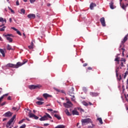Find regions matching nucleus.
<instances>
[{"instance_id": "obj_50", "label": "nucleus", "mask_w": 128, "mask_h": 128, "mask_svg": "<svg viewBox=\"0 0 128 128\" xmlns=\"http://www.w3.org/2000/svg\"><path fill=\"white\" fill-rule=\"evenodd\" d=\"M88 66V63H84V64H83V66Z\"/></svg>"}, {"instance_id": "obj_63", "label": "nucleus", "mask_w": 128, "mask_h": 128, "mask_svg": "<svg viewBox=\"0 0 128 128\" xmlns=\"http://www.w3.org/2000/svg\"><path fill=\"white\" fill-rule=\"evenodd\" d=\"M23 36H24V38H26V34L24 33H23Z\"/></svg>"}, {"instance_id": "obj_35", "label": "nucleus", "mask_w": 128, "mask_h": 128, "mask_svg": "<svg viewBox=\"0 0 128 128\" xmlns=\"http://www.w3.org/2000/svg\"><path fill=\"white\" fill-rule=\"evenodd\" d=\"M5 28H6V26H4L2 28H0V32H4Z\"/></svg>"}, {"instance_id": "obj_5", "label": "nucleus", "mask_w": 128, "mask_h": 128, "mask_svg": "<svg viewBox=\"0 0 128 128\" xmlns=\"http://www.w3.org/2000/svg\"><path fill=\"white\" fill-rule=\"evenodd\" d=\"M63 106H64V108H68L71 106H72V103L70 100H68L66 103H64Z\"/></svg>"}, {"instance_id": "obj_25", "label": "nucleus", "mask_w": 128, "mask_h": 128, "mask_svg": "<svg viewBox=\"0 0 128 128\" xmlns=\"http://www.w3.org/2000/svg\"><path fill=\"white\" fill-rule=\"evenodd\" d=\"M124 64H124V62H120V68L124 67Z\"/></svg>"}, {"instance_id": "obj_30", "label": "nucleus", "mask_w": 128, "mask_h": 128, "mask_svg": "<svg viewBox=\"0 0 128 128\" xmlns=\"http://www.w3.org/2000/svg\"><path fill=\"white\" fill-rule=\"evenodd\" d=\"M98 120L100 124H102L103 122H102V118H98Z\"/></svg>"}, {"instance_id": "obj_31", "label": "nucleus", "mask_w": 128, "mask_h": 128, "mask_svg": "<svg viewBox=\"0 0 128 128\" xmlns=\"http://www.w3.org/2000/svg\"><path fill=\"white\" fill-rule=\"evenodd\" d=\"M120 62H124V64H126V59L124 58H122Z\"/></svg>"}, {"instance_id": "obj_49", "label": "nucleus", "mask_w": 128, "mask_h": 128, "mask_svg": "<svg viewBox=\"0 0 128 128\" xmlns=\"http://www.w3.org/2000/svg\"><path fill=\"white\" fill-rule=\"evenodd\" d=\"M88 70H92V67H88Z\"/></svg>"}, {"instance_id": "obj_6", "label": "nucleus", "mask_w": 128, "mask_h": 128, "mask_svg": "<svg viewBox=\"0 0 128 128\" xmlns=\"http://www.w3.org/2000/svg\"><path fill=\"white\" fill-rule=\"evenodd\" d=\"M42 88V86L40 85H30L28 86V88L30 90H36V88Z\"/></svg>"}, {"instance_id": "obj_17", "label": "nucleus", "mask_w": 128, "mask_h": 128, "mask_svg": "<svg viewBox=\"0 0 128 128\" xmlns=\"http://www.w3.org/2000/svg\"><path fill=\"white\" fill-rule=\"evenodd\" d=\"M28 110H29V118H34V114L32 113V111L30 110L29 109H28Z\"/></svg>"}, {"instance_id": "obj_60", "label": "nucleus", "mask_w": 128, "mask_h": 128, "mask_svg": "<svg viewBox=\"0 0 128 128\" xmlns=\"http://www.w3.org/2000/svg\"><path fill=\"white\" fill-rule=\"evenodd\" d=\"M88 104L90 106H92V102H89Z\"/></svg>"}, {"instance_id": "obj_12", "label": "nucleus", "mask_w": 128, "mask_h": 128, "mask_svg": "<svg viewBox=\"0 0 128 128\" xmlns=\"http://www.w3.org/2000/svg\"><path fill=\"white\" fill-rule=\"evenodd\" d=\"M28 18H30V20L34 19L36 18V14H30L28 15Z\"/></svg>"}, {"instance_id": "obj_1", "label": "nucleus", "mask_w": 128, "mask_h": 128, "mask_svg": "<svg viewBox=\"0 0 128 128\" xmlns=\"http://www.w3.org/2000/svg\"><path fill=\"white\" fill-rule=\"evenodd\" d=\"M28 62V60H26L24 61H23L22 62H18L16 64H8L6 65V66L8 68H18L20 66H24L25 64Z\"/></svg>"}, {"instance_id": "obj_21", "label": "nucleus", "mask_w": 128, "mask_h": 128, "mask_svg": "<svg viewBox=\"0 0 128 128\" xmlns=\"http://www.w3.org/2000/svg\"><path fill=\"white\" fill-rule=\"evenodd\" d=\"M64 112L66 114V116H72V114L70 113V112H68V109L65 110Z\"/></svg>"}, {"instance_id": "obj_20", "label": "nucleus", "mask_w": 128, "mask_h": 128, "mask_svg": "<svg viewBox=\"0 0 128 128\" xmlns=\"http://www.w3.org/2000/svg\"><path fill=\"white\" fill-rule=\"evenodd\" d=\"M127 40H128V36H126L124 38L123 40L122 41V44H124V42H126L127 41Z\"/></svg>"}, {"instance_id": "obj_37", "label": "nucleus", "mask_w": 128, "mask_h": 128, "mask_svg": "<svg viewBox=\"0 0 128 128\" xmlns=\"http://www.w3.org/2000/svg\"><path fill=\"white\" fill-rule=\"evenodd\" d=\"M26 124H24L22 125V126H20V128H26Z\"/></svg>"}, {"instance_id": "obj_13", "label": "nucleus", "mask_w": 128, "mask_h": 128, "mask_svg": "<svg viewBox=\"0 0 128 128\" xmlns=\"http://www.w3.org/2000/svg\"><path fill=\"white\" fill-rule=\"evenodd\" d=\"M110 8H111L112 10H114L116 8V6L114 5V2H111L110 3Z\"/></svg>"}, {"instance_id": "obj_57", "label": "nucleus", "mask_w": 128, "mask_h": 128, "mask_svg": "<svg viewBox=\"0 0 128 128\" xmlns=\"http://www.w3.org/2000/svg\"><path fill=\"white\" fill-rule=\"evenodd\" d=\"M10 12H11L14 14V10H12V9L10 10Z\"/></svg>"}, {"instance_id": "obj_39", "label": "nucleus", "mask_w": 128, "mask_h": 128, "mask_svg": "<svg viewBox=\"0 0 128 128\" xmlns=\"http://www.w3.org/2000/svg\"><path fill=\"white\" fill-rule=\"evenodd\" d=\"M94 128V124H92V126H88V128Z\"/></svg>"}, {"instance_id": "obj_55", "label": "nucleus", "mask_w": 128, "mask_h": 128, "mask_svg": "<svg viewBox=\"0 0 128 128\" xmlns=\"http://www.w3.org/2000/svg\"><path fill=\"white\" fill-rule=\"evenodd\" d=\"M10 22H12V18H10L9 20Z\"/></svg>"}, {"instance_id": "obj_41", "label": "nucleus", "mask_w": 128, "mask_h": 128, "mask_svg": "<svg viewBox=\"0 0 128 128\" xmlns=\"http://www.w3.org/2000/svg\"><path fill=\"white\" fill-rule=\"evenodd\" d=\"M36 0H30V4H34Z\"/></svg>"}, {"instance_id": "obj_42", "label": "nucleus", "mask_w": 128, "mask_h": 128, "mask_svg": "<svg viewBox=\"0 0 128 128\" xmlns=\"http://www.w3.org/2000/svg\"><path fill=\"white\" fill-rule=\"evenodd\" d=\"M34 118L35 120H38V116L34 115Z\"/></svg>"}, {"instance_id": "obj_32", "label": "nucleus", "mask_w": 128, "mask_h": 128, "mask_svg": "<svg viewBox=\"0 0 128 128\" xmlns=\"http://www.w3.org/2000/svg\"><path fill=\"white\" fill-rule=\"evenodd\" d=\"M11 28L12 30H14L15 32H20V31H18V29H16V28L14 27H12Z\"/></svg>"}, {"instance_id": "obj_47", "label": "nucleus", "mask_w": 128, "mask_h": 128, "mask_svg": "<svg viewBox=\"0 0 128 128\" xmlns=\"http://www.w3.org/2000/svg\"><path fill=\"white\" fill-rule=\"evenodd\" d=\"M16 6H20V3L18 2V0H16Z\"/></svg>"}, {"instance_id": "obj_24", "label": "nucleus", "mask_w": 128, "mask_h": 128, "mask_svg": "<svg viewBox=\"0 0 128 128\" xmlns=\"http://www.w3.org/2000/svg\"><path fill=\"white\" fill-rule=\"evenodd\" d=\"M36 104L38 106H42V104H44V102L41 101H38L36 102Z\"/></svg>"}, {"instance_id": "obj_23", "label": "nucleus", "mask_w": 128, "mask_h": 128, "mask_svg": "<svg viewBox=\"0 0 128 128\" xmlns=\"http://www.w3.org/2000/svg\"><path fill=\"white\" fill-rule=\"evenodd\" d=\"M54 116L55 118H58V120H62V117H60V116H58V114H55L54 115Z\"/></svg>"}, {"instance_id": "obj_10", "label": "nucleus", "mask_w": 128, "mask_h": 128, "mask_svg": "<svg viewBox=\"0 0 128 128\" xmlns=\"http://www.w3.org/2000/svg\"><path fill=\"white\" fill-rule=\"evenodd\" d=\"M4 116H6V118H8L10 116H12V114L10 112H8L4 114Z\"/></svg>"}, {"instance_id": "obj_33", "label": "nucleus", "mask_w": 128, "mask_h": 128, "mask_svg": "<svg viewBox=\"0 0 128 128\" xmlns=\"http://www.w3.org/2000/svg\"><path fill=\"white\" fill-rule=\"evenodd\" d=\"M115 61H116V62H118V64H120V58H118V57L116 58H115Z\"/></svg>"}, {"instance_id": "obj_52", "label": "nucleus", "mask_w": 128, "mask_h": 128, "mask_svg": "<svg viewBox=\"0 0 128 128\" xmlns=\"http://www.w3.org/2000/svg\"><path fill=\"white\" fill-rule=\"evenodd\" d=\"M48 110H49L50 112H52V108H48V109H47Z\"/></svg>"}, {"instance_id": "obj_26", "label": "nucleus", "mask_w": 128, "mask_h": 128, "mask_svg": "<svg viewBox=\"0 0 128 128\" xmlns=\"http://www.w3.org/2000/svg\"><path fill=\"white\" fill-rule=\"evenodd\" d=\"M20 14H26V10H24V9H21Z\"/></svg>"}, {"instance_id": "obj_28", "label": "nucleus", "mask_w": 128, "mask_h": 128, "mask_svg": "<svg viewBox=\"0 0 128 128\" xmlns=\"http://www.w3.org/2000/svg\"><path fill=\"white\" fill-rule=\"evenodd\" d=\"M7 50H12L10 45L8 44L7 45Z\"/></svg>"}, {"instance_id": "obj_45", "label": "nucleus", "mask_w": 128, "mask_h": 128, "mask_svg": "<svg viewBox=\"0 0 128 128\" xmlns=\"http://www.w3.org/2000/svg\"><path fill=\"white\" fill-rule=\"evenodd\" d=\"M12 110H18V108H16V107H13L12 108Z\"/></svg>"}, {"instance_id": "obj_44", "label": "nucleus", "mask_w": 128, "mask_h": 128, "mask_svg": "<svg viewBox=\"0 0 128 128\" xmlns=\"http://www.w3.org/2000/svg\"><path fill=\"white\" fill-rule=\"evenodd\" d=\"M50 126L49 124H44V126Z\"/></svg>"}, {"instance_id": "obj_54", "label": "nucleus", "mask_w": 128, "mask_h": 128, "mask_svg": "<svg viewBox=\"0 0 128 128\" xmlns=\"http://www.w3.org/2000/svg\"><path fill=\"white\" fill-rule=\"evenodd\" d=\"M122 80V76L121 75H120V76H119V80Z\"/></svg>"}, {"instance_id": "obj_4", "label": "nucleus", "mask_w": 128, "mask_h": 128, "mask_svg": "<svg viewBox=\"0 0 128 128\" xmlns=\"http://www.w3.org/2000/svg\"><path fill=\"white\" fill-rule=\"evenodd\" d=\"M49 118H52L50 115L48 113H46V115L40 118V120H48Z\"/></svg>"}, {"instance_id": "obj_18", "label": "nucleus", "mask_w": 128, "mask_h": 128, "mask_svg": "<svg viewBox=\"0 0 128 128\" xmlns=\"http://www.w3.org/2000/svg\"><path fill=\"white\" fill-rule=\"evenodd\" d=\"M72 114L73 116H74V115L78 116L79 114L78 112L76 110H73L72 111Z\"/></svg>"}, {"instance_id": "obj_14", "label": "nucleus", "mask_w": 128, "mask_h": 128, "mask_svg": "<svg viewBox=\"0 0 128 128\" xmlns=\"http://www.w3.org/2000/svg\"><path fill=\"white\" fill-rule=\"evenodd\" d=\"M90 96H99L100 93L96 92H92L90 93Z\"/></svg>"}, {"instance_id": "obj_43", "label": "nucleus", "mask_w": 128, "mask_h": 128, "mask_svg": "<svg viewBox=\"0 0 128 128\" xmlns=\"http://www.w3.org/2000/svg\"><path fill=\"white\" fill-rule=\"evenodd\" d=\"M120 6H122V8L124 10L125 6L124 4H123L122 6V4H120Z\"/></svg>"}, {"instance_id": "obj_27", "label": "nucleus", "mask_w": 128, "mask_h": 128, "mask_svg": "<svg viewBox=\"0 0 128 128\" xmlns=\"http://www.w3.org/2000/svg\"><path fill=\"white\" fill-rule=\"evenodd\" d=\"M30 50H32L34 48V43L32 42L31 45L28 46Z\"/></svg>"}, {"instance_id": "obj_48", "label": "nucleus", "mask_w": 128, "mask_h": 128, "mask_svg": "<svg viewBox=\"0 0 128 128\" xmlns=\"http://www.w3.org/2000/svg\"><path fill=\"white\" fill-rule=\"evenodd\" d=\"M84 106H88V103H86V102H84Z\"/></svg>"}, {"instance_id": "obj_15", "label": "nucleus", "mask_w": 128, "mask_h": 128, "mask_svg": "<svg viewBox=\"0 0 128 128\" xmlns=\"http://www.w3.org/2000/svg\"><path fill=\"white\" fill-rule=\"evenodd\" d=\"M43 96L44 98H52V95H50L48 94H43Z\"/></svg>"}, {"instance_id": "obj_58", "label": "nucleus", "mask_w": 128, "mask_h": 128, "mask_svg": "<svg viewBox=\"0 0 128 128\" xmlns=\"http://www.w3.org/2000/svg\"><path fill=\"white\" fill-rule=\"evenodd\" d=\"M19 36H22V32H18L17 33Z\"/></svg>"}, {"instance_id": "obj_40", "label": "nucleus", "mask_w": 128, "mask_h": 128, "mask_svg": "<svg viewBox=\"0 0 128 128\" xmlns=\"http://www.w3.org/2000/svg\"><path fill=\"white\" fill-rule=\"evenodd\" d=\"M6 104V102H3L1 104L2 106H4Z\"/></svg>"}, {"instance_id": "obj_34", "label": "nucleus", "mask_w": 128, "mask_h": 128, "mask_svg": "<svg viewBox=\"0 0 128 128\" xmlns=\"http://www.w3.org/2000/svg\"><path fill=\"white\" fill-rule=\"evenodd\" d=\"M121 50H122V56H124V50H126L124 48H122Z\"/></svg>"}, {"instance_id": "obj_46", "label": "nucleus", "mask_w": 128, "mask_h": 128, "mask_svg": "<svg viewBox=\"0 0 128 128\" xmlns=\"http://www.w3.org/2000/svg\"><path fill=\"white\" fill-rule=\"evenodd\" d=\"M8 100H12V97H10V96H9L8 98Z\"/></svg>"}, {"instance_id": "obj_2", "label": "nucleus", "mask_w": 128, "mask_h": 128, "mask_svg": "<svg viewBox=\"0 0 128 128\" xmlns=\"http://www.w3.org/2000/svg\"><path fill=\"white\" fill-rule=\"evenodd\" d=\"M74 87L72 86H70L68 88V94H69L70 96L71 97V100L72 102L76 101V97L74 96Z\"/></svg>"}, {"instance_id": "obj_51", "label": "nucleus", "mask_w": 128, "mask_h": 128, "mask_svg": "<svg viewBox=\"0 0 128 128\" xmlns=\"http://www.w3.org/2000/svg\"><path fill=\"white\" fill-rule=\"evenodd\" d=\"M54 114H58V111L54 110Z\"/></svg>"}, {"instance_id": "obj_9", "label": "nucleus", "mask_w": 128, "mask_h": 128, "mask_svg": "<svg viewBox=\"0 0 128 128\" xmlns=\"http://www.w3.org/2000/svg\"><path fill=\"white\" fill-rule=\"evenodd\" d=\"M16 118V115H14L12 118L10 120L7 122V124L10 126L12 124V123L14 122V119Z\"/></svg>"}, {"instance_id": "obj_62", "label": "nucleus", "mask_w": 128, "mask_h": 128, "mask_svg": "<svg viewBox=\"0 0 128 128\" xmlns=\"http://www.w3.org/2000/svg\"><path fill=\"white\" fill-rule=\"evenodd\" d=\"M4 120H6V118H4L3 119V122H4Z\"/></svg>"}, {"instance_id": "obj_22", "label": "nucleus", "mask_w": 128, "mask_h": 128, "mask_svg": "<svg viewBox=\"0 0 128 128\" xmlns=\"http://www.w3.org/2000/svg\"><path fill=\"white\" fill-rule=\"evenodd\" d=\"M0 52L2 54V56L4 58L6 56V54H4V51L2 49H0Z\"/></svg>"}, {"instance_id": "obj_16", "label": "nucleus", "mask_w": 128, "mask_h": 128, "mask_svg": "<svg viewBox=\"0 0 128 128\" xmlns=\"http://www.w3.org/2000/svg\"><path fill=\"white\" fill-rule=\"evenodd\" d=\"M8 96V94H4L0 98V102H2V100H4V96Z\"/></svg>"}, {"instance_id": "obj_3", "label": "nucleus", "mask_w": 128, "mask_h": 128, "mask_svg": "<svg viewBox=\"0 0 128 128\" xmlns=\"http://www.w3.org/2000/svg\"><path fill=\"white\" fill-rule=\"evenodd\" d=\"M81 122L82 126H86V124H90V122H92V119L90 118L82 119Z\"/></svg>"}, {"instance_id": "obj_38", "label": "nucleus", "mask_w": 128, "mask_h": 128, "mask_svg": "<svg viewBox=\"0 0 128 128\" xmlns=\"http://www.w3.org/2000/svg\"><path fill=\"white\" fill-rule=\"evenodd\" d=\"M37 100H44V98H37Z\"/></svg>"}, {"instance_id": "obj_53", "label": "nucleus", "mask_w": 128, "mask_h": 128, "mask_svg": "<svg viewBox=\"0 0 128 128\" xmlns=\"http://www.w3.org/2000/svg\"><path fill=\"white\" fill-rule=\"evenodd\" d=\"M10 125L9 124H8V123L6 124V128H10Z\"/></svg>"}, {"instance_id": "obj_64", "label": "nucleus", "mask_w": 128, "mask_h": 128, "mask_svg": "<svg viewBox=\"0 0 128 128\" xmlns=\"http://www.w3.org/2000/svg\"><path fill=\"white\" fill-rule=\"evenodd\" d=\"M79 124H80V123H77L76 126H78Z\"/></svg>"}, {"instance_id": "obj_7", "label": "nucleus", "mask_w": 128, "mask_h": 128, "mask_svg": "<svg viewBox=\"0 0 128 128\" xmlns=\"http://www.w3.org/2000/svg\"><path fill=\"white\" fill-rule=\"evenodd\" d=\"M5 36L7 40H8L9 42H12V38H10V36H14L12 34H8L5 35Z\"/></svg>"}, {"instance_id": "obj_36", "label": "nucleus", "mask_w": 128, "mask_h": 128, "mask_svg": "<svg viewBox=\"0 0 128 128\" xmlns=\"http://www.w3.org/2000/svg\"><path fill=\"white\" fill-rule=\"evenodd\" d=\"M24 120H26V119H22V120H20L19 122H18V124H22V122H24Z\"/></svg>"}, {"instance_id": "obj_59", "label": "nucleus", "mask_w": 128, "mask_h": 128, "mask_svg": "<svg viewBox=\"0 0 128 128\" xmlns=\"http://www.w3.org/2000/svg\"><path fill=\"white\" fill-rule=\"evenodd\" d=\"M0 40L1 42H2V40H2V37H0Z\"/></svg>"}, {"instance_id": "obj_19", "label": "nucleus", "mask_w": 128, "mask_h": 128, "mask_svg": "<svg viewBox=\"0 0 128 128\" xmlns=\"http://www.w3.org/2000/svg\"><path fill=\"white\" fill-rule=\"evenodd\" d=\"M94 6H96V4H94V3L90 4V10H94Z\"/></svg>"}, {"instance_id": "obj_56", "label": "nucleus", "mask_w": 128, "mask_h": 128, "mask_svg": "<svg viewBox=\"0 0 128 128\" xmlns=\"http://www.w3.org/2000/svg\"><path fill=\"white\" fill-rule=\"evenodd\" d=\"M118 70H116V76H118Z\"/></svg>"}, {"instance_id": "obj_11", "label": "nucleus", "mask_w": 128, "mask_h": 128, "mask_svg": "<svg viewBox=\"0 0 128 128\" xmlns=\"http://www.w3.org/2000/svg\"><path fill=\"white\" fill-rule=\"evenodd\" d=\"M100 22L102 26H106V20H104V18H101L100 19Z\"/></svg>"}, {"instance_id": "obj_29", "label": "nucleus", "mask_w": 128, "mask_h": 128, "mask_svg": "<svg viewBox=\"0 0 128 128\" xmlns=\"http://www.w3.org/2000/svg\"><path fill=\"white\" fill-rule=\"evenodd\" d=\"M128 75V71H126L124 73V74H122L124 76V78L125 79L126 78V76Z\"/></svg>"}, {"instance_id": "obj_8", "label": "nucleus", "mask_w": 128, "mask_h": 128, "mask_svg": "<svg viewBox=\"0 0 128 128\" xmlns=\"http://www.w3.org/2000/svg\"><path fill=\"white\" fill-rule=\"evenodd\" d=\"M0 22H2V26H4L5 24H6V18H4L0 17Z\"/></svg>"}, {"instance_id": "obj_61", "label": "nucleus", "mask_w": 128, "mask_h": 128, "mask_svg": "<svg viewBox=\"0 0 128 128\" xmlns=\"http://www.w3.org/2000/svg\"><path fill=\"white\" fill-rule=\"evenodd\" d=\"M122 0H120V4H122Z\"/></svg>"}]
</instances>
